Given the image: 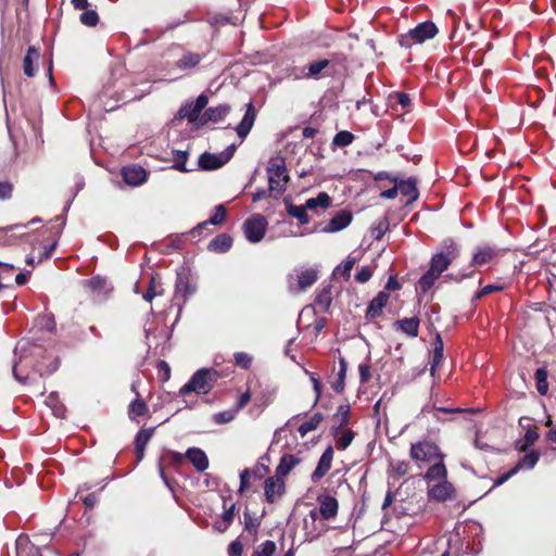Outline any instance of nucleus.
<instances>
[{
    "mask_svg": "<svg viewBox=\"0 0 556 556\" xmlns=\"http://www.w3.org/2000/svg\"><path fill=\"white\" fill-rule=\"evenodd\" d=\"M356 263V258L352 256H348L343 262V265H338L333 269V276L341 275L344 279H349L351 276V270Z\"/></svg>",
    "mask_w": 556,
    "mask_h": 556,
    "instance_id": "obj_46",
    "label": "nucleus"
},
{
    "mask_svg": "<svg viewBox=\"0 0 556 556\" xmlns=\"http://www.w3.org/2000/svg\"><path fill=\"white\" fill-rule=\"evenodd\" d=\"M495 256V251L490 247L479 248L472 255L470 267L481 266L492 261Z\"/></svg>",
    "mask_w": 556,
    "mask_h": 556,
    "instance_id": "obj_33",
    "label": "nucleus"
},
{
    "mask_svg": "<svg viewBox=\"0 0 556 556\" xmlns=\"http://www.w3.org/2000/svg\"><path fill=\"white\" fill-rule=\"evenodd\" d=\"M392 182L399 187V192L408 198L406 204H412L419 198V191L417 188V178L408 177L407 179L392 178Z\"/></svg>",
    "mask_w": 556,
    "mask_h": 556,
    "instance_id": "obj_12",
    "label": "nucleus"
},
{
    "mask_svg": "<svg viewBox=\"0 0 556 556\" xmlns=\"http://www.w3.org/2000/svg\"><path fill=\"white\" fill-rule=\"evenodd\" d=\"M84 285L90 289L91 292L106 299L112 292L113 288L110 286L105 277L93 276L90 279L84 280Z\"/></svg>",
    "mask_w": 556,
    "mask_h": 556,
    "instance_id": "obj_21",
    "label": "nucleus"
},
{
    "mask_svg": "<svg viewBox=\"0 0 556 556\" xmlns=\"http://www.w3.org/2000/svg\"><path fill=\"white\" fill-rule=\"evenodd\" d=\"M447 471L445 465L443 463V458H440L438 463L430 466L426 473L424 475V479L427 481H437V480H446Z\"/></svg>",
    "mask_w": 556,
    "mask_h": 556,
    "instance_id": "obj_34",
    "label": "nucleus"
},
{
    "mask_svg": "<svg viewBox=\"0 0 556 556\" xmlns=\"http://www.w3.org/2000/svg\"><path fill=\"white\" fill-rule=\"evenodd\" d=\"M332 459H333V448H332V446H328L321 454L315 470L311 475V480L314 483H316L318 480L324 478L326 476V473L330 470Z\"/></svg>",
    "mask_w": 556,
    "mask_h": 556,
    "instance_id": "obj_14",
    "label": "nucleus"
},
{
    "mask_svg": "<svg viewBox=\"0 0 556 556\" xmlns=\"http://www.w3.org/2000/svg\"><path fill=\"white\" fill-rule=\"evenodd\" d=\"M79 21L85 26L94 27L99 23V15L96 10L85 9L79 16Z\"/></svg>",
    "mask_w": 556,
    "mask_h": 556,
    "instance_id": "obj_50",
    "label": "nucleus"
},
{
    "mask_svg": "<svg viewBox=\"0 0 556 556\" xmlns=\"http://www.w3.org/2000/svg\"><path fill=\"white\" fill-rule=\"evenodd\" d=\"M389 294L384 291H380L368 304L365 318L372 320L382 314L383 307L387 305Z\"/></svg>",
    "mask_w": 556,
    "mask_h": 556,
    "instance_id": "obj_20",
    "label": "nucleus"
},
{
    "mask_svg": "<svg viewBox=\"0 0 556 556\" xmlns=\"http://www.w3.org/2000/svg\"><path fill=\"white\" fill-rule=\"evenodd\" d=\"M256 111L254 109L253 102L250 101L247 104V110L241 122L236 127V131L239 138L244 139L250 134L254 125Z\"/></svg>",
    "mask_w": 556,
    "mask_h": 556,
    "instance_id": "obj_18",
    "label": "nucleus"
},
{
    "mask_svg": "<svg viewBox=\"0 0 556 556\" xmlns=\"http://www.w3.org/2000/svg\"><path fill=\"white\" fill-rule=\"evenodd\" d=\"M394 326L406 333L407 336L415 338L419 331V319L418 317L403 318L394 323Z\"/></svg>",
    "mask_w": 556,
    "mask_h": 556,
    "instance_id": "obj_31",
    "label": "nucleus"
},
{
    "mask_svg": "<svg viewBox=\"0 0 556 556\" xmlns=\"http://www.w3.org/2000/svg\"><path fill=\"white\" fill-rule=\"evenodd\" d=\"M146 338L148 340V346L151 349L152 346L157 350L160 345H162L161 353H163L165 349V343L169 340L172 332L167 330L164 326L160 330H152L151 328L144 329Z\"/></svg>",
    "mask_w": 556,
    "mask_h": 556,
    "instance_id": "obj_16",
    "label": "nucleus"
},
{
    "mask_svg": "<svg viewBox=\"0 0 556 556\" xmlns=\"http://www.w3.org/2000/svg\"><path fill=\"white\" fill-rule=\"evenodd\" d=\"M266 170L268 175V191L277 192V195H281L286 191L290 179L285 157L280 155L270 157Z\"/></svg>",
    "mask_w": 556,
    "mask_h": 556,
    "instance_id": "obj_4",
    "label": "nucleus"
},
{
    "mask_svg": "<svg viewBox=\"0 0 556 556\" xmlns=\"http://www.w3.org/2000/svg\"><path fill=\"white\" fill-rule=\"evenodd\" d=\"M197 292V285L192 282L191 273L185 267H180L176 274L175 295L182 298L184 303Z\"/></svg>",
    "mask_w": 556,
    "mask_h": 556,
    "instance_id": "obj_10",
    "label": "nucleus"
},
{
    "mask_svg": "<svg viewBox=\"0 0 556 556\" xmlns=\"http://www.w3.org/2000/svg\"><path fill=\"white\" fill-rule=\"evenodd\" d=\"M243 552V545L239 540L232 541L228 546V556H241Z\"/></svg>",
    "mask_w": 556,
    "mask_h": 556,
    "instance_id": "obj_64",
    "label": "nucleus"
},
{
    "mask_svg": "<svg viewBox=\"0 0 556 556\" xmlns=\"http://www.w3.org/2000/svg\"><path fill=\"white\" fill-rule=\"evenodd\" d=\"M285 481L277 476L269 477L264 482L266 502L273 504L285 493Z\"/></svg>",
    "mask_w": 556,
    "mask_h": 556,
    "instance_id": "obj_13",
    "label": "nucleus"
},
{
    "mask_svg": "<svg viewBox=\"0 0 556 556\" xmlns=\"http://www.w3.org/2000/svg\"><path fill=\"white\" fill-rule=\"evenodd\" d=\"M354 435L355 433L352 431V430H346L338 440V444H337V447L339 450H345L348 448L353 439H354Z\"/></svg>",
    "mask_w": 556,
    "mask_h": 556,
    "instance_id": "obj_60",
    "label": "nucleus"
},
{
    "mask_svg": "<svg viewBox=\"0 0 556 556\" xmlns=\"http://www.w3.org/2000/svg\"><path fill=\"white\" fill-rule=\"evenodd\" d=\"M323 420L324 415L317 412L309 418V420L302 422L298 429L301 438H304L308 432L315 430Z\"/></svg>",
    "mask_w": 556,
    "mask_h": 556,
    "instance_id": "obj_37",
    "label": "nucleus"
},
{
    "mask_svg": "<svg viewBox=\"0 0 556 556\" xmlns=\"http://www.w3.org/2000/svg\"><path fill=\"white\" fill-rule=\"evenodd\" d=\"M225 164L220 153L203 152L198 160V166L202 170H215Z\"/></svg>",
    "mask_w": 556,
    "mask_h": 556,
    "instance_id": "obj_23",
    "label": "nucleus"
},
{
    "mask_svg": "<svg viewBox=\"0 0 556 556\" xmlns=\"http://www.w3.org/2000/svg\"><path fill=\"white\" fill-rule=\"evenodd\" d=\"M286 211L287 213L296 218L301 225H306L309 223V216L307 214L308 207H306V203L304 205H295L288 199H285Z\"/></svg>",
    "mask_w": 556,
    "mask_h": 556,
    "instance_id": "obj_30",
    "label": "nucleus"
},
{
    "mask_svg": "<svg viewBox=\"0 0 556 556\" xmlns=\"http://www.w3.org/2000/svg\"><path fill=\"white\" fill-rule=\"evenodd\" d=\"M539 459V451L531 450L529 453L525 454L513 468L516 470V473H518L520 470H530L535 467Z\"/></svg>",
    "mask_w": 556,
    "mask_h": 556,
    "instance_id": "obj_32",
    "label": "nucleus"
},
{
    "mask_svg": "<svg viewBox=\"0 0 556 556\" xmlns=\"http://www.w3.org/2000/svg\"><path fill=\"white\" fill-rule=\"evenodd\" d=\"M267 219L262 214H253L242 225L243 232L250 243L260 242L267 230Z\"/></svg>",
    "mask_w": 556,
    "mask_h": 556,
    "instance_id": "obj_7",
    "label": "nucleus"
},
{
    "mask_svg": "<svg viewBox=\"0 0 556 556\" xmlns=\"http://www.w3.org/2000/svg\"><path fill=\"white\" fill-rule=\"evenodd\" d=\"M236 416V410H223L213 415V420L217 425H224L231 421Z\"/></svg>",
    "mask_w": 556,
    "mask_h": 556,
    "instance_id": "obj_58",
    "label": "nucleus"
},
{
    "mask_svg": "<svg viewBox=\"0 0 556 556\" xmlns=\"http://www.w3.org/2000/svg\"><path fill=\"white\" fill-rule=\"evenodd\" d=\"M504 289L501 285H486L482 289H480L478 292L475 293L472 298V302L479 301L485 295H489L493 292L502 291Z\"/></svg>",
    "mask_w": 556,
    "mask_h": 556,
    "instance_id": "obj_55",
    "label": "nucleus"
},
{
    "mask_svg": "<svg viewBox=\"0 0 556 556\" xmlns=\"http://www.w3.org/2000/svg\"><path fill=\"white\" fill-rule=\"evenodd\" d=\"M475 274V269L464 268L457 273H451L445 276L446 279L453 280L457 283L462 282L466 278L472 277Z\"/></svg>",
    "mask_w": 556,
    "mask_h": 556,
    "instance_id": "obj_56",
    "label": "nucleus"
},
{
    "mask_svg": "<svg viewBox=\"0 0 556 556\" xmlns=\"http://www.w3.org/2000/svg\"><path fill=\"white\" fill-rule=\"evenodd\" d=\"M437 25L431 21H425L409 29L407 33L397 36V42L403 48H412L414 45L424 43L438 34Z\"/></svg>",
    "mask_w": 556,
    "mask_h": 556,
    "instance_id": "obj_5",
    "label": "nucleus"
},
{
    "mask_svg": "<svg viewBox=\"0 0 556 556\" xmlns=\"http://www.w3.org/2000/svg\"><path fill=\"white\" fill-rule=\"evenodd\" d=\"M239 477H240V484H239L238 493L242 494L250 488V478L252 477L251 470L248 468L243 469L240 472Z\"/></svg>",
    "mask_w": 556,
    "mask_h": 556,
    "instance_id": "obj_59",
    "label": "nucleus"
},
{
    "mask_svg": "<svg viewBox=\"0 0 556 556\" xmlns=\"http://www.w3.org/2000/svg\"><path fill=\"white\" fill-rule=\"evenodd\" d=\"M43 350L40 345L29 341V340H21L17 342L14 349L15 361L13 363V376L21 383H26L29 379L28 376H21L17 371L18 365L31 366L37 372H39L40 377L43 375L42 367L35 363V358L41 356Z\"/></svg>",
    "mask_w": 556,
    "mask_h": 556,
    "instance_id": "obj_2",
    "label": "nucleus"
},
{
    "mask_svg": "<svg viewBox=\"0 0 556 556\" xmlns=\"http://www.w3.org/2000/svg\"><path fill=\"white\" fill-rule=\"evenodd\" d=\"M330 64V61L327 59H321L314 61L307 65V72L304 74L306 78H319L320 73L327 68Z\"/></svg>",
    "mask_w": 556,
    "mask_h": 556,
    "instance_id": "obj_39",
    "label": "nucleus"
},
{
    "mask_svg": "<svg viewBox=\"0 0 556 556\" xmlns=\"http://www.w3.org/2000/svg\"><path fill=\"white\" fill-rule=\"evenodd\" d=\"M332 303L331 287L326 286L316 294L315 304L320 306L324 312H328Z\"/></svg>",
    "mask_w": 556,
    "mask_h": 556,
    "instance_id": "obj_38",
    "label": "nucleus"
},
{
    "mask_svg": "<svg viewBox=\"0 0 556 556\" xmlns=\"http://www.w3.org/2000/svg\"><path fill=\"white\" fill-rule=\"evenodd\" d=\"M276 548V543L271 540H267L257 546L252 556H273Z\"/></svg>",
    "mask_w": 556,
    "mask_h": 556,
    "instance_id": "obj_49",
    "label": "nucleus"
},
{
    "mask_svg": "<svg viewBox=\"0 0 556 556\" xmlns=\"http://www.w3.org/2000/svg\"><path fill=\"white\" fill-rule=\"evenodd\" d=\"M226 217V208L223 204H218L214 207V213L211 217L202 223H200L197 227L191 230V235L193 237L200 236L202 229L206 228L208 225H220Z\"/></svg>",
    "mask_w": 556,
    "mask_h": 556,
    "instance_id": "obj_24",
    "label": "nucleus"
},
{
    "mask_svg": "<svg viewBox=\"0 0 556 556\" xmlns=\"http://www.w3.org/2000/svg\"><path fill=\"white\" fill-rule=\"evenodd\" d=\"M319 513L325 520L332 519L338 514L339 504L336 497L330 495H319Z\"/></svg>",
    "mask_w": 556,
    "mask_h": 556,
    "instance_id": "obj_22",
    "label": "nucleus"
},
{
    "mask_svg": "<svg viewBox=\"0 0 556 556\" xmlns=\"http://www.w3.org/2000/svg\"><path fill=\"white\" fill-rule=\"evenodd\" d=\"M154 432V428L141 429L135 438V446H139V448H146L148 442L152 438Z\"/></svg>",
    "mask_w": 556,
    "mask_h": 556,
    "instance_id": "obj_52",
    "label": "nucleus"
},
{
    "mask_svg": "<svg viewBox=\"0 0 556 556\" xmlns=\"http://www.w3.org/2000/svg\"><path fill=\"white\" fill-rule=\"evenodd\" d=\"M220 378V374L214 368H200L198 369L184 384L178 395L184 396L190 392H194L199 395L207 394L217 383Z\"/></svg>",
    "mask_w": 556,
    "mask_h": 556,
    "instance_id": "obj_3",
    "label": "nucleus"
},
{
    "mask_svg": "<svg viewBox=\"0 0 556 556\" xmlns=\"http://www.w3.org/2000/svg\"><path fill=\"white\" fill-rule=\"evenodd\" d=\"M318 279L315 268H295L287 277L289 291L300 293L313 286Z\"/></svg>",
    "mask_w": 556,
    "mask_h": 556,
    "instance_id": "obj_6",
    "label": "nucleus"
},
{
    "mask_svg": "<svg viewBox=\"0 0 556 556\" xmlns=\"http://www.w3.org/2000/svg\"><path fill=\"white\" fill-rule=\"evenodd\" d=\"M157 370L160 374V377L163 381H167L170 378V367L165 361H160L157 363Z\"/></svg>",
    "mask_w": 556,
    "mask_h": 556,
    "instance_id": "obj_63",
    "label": "nucleus"
},
{
    "mask_svg": "<svg viewBox=\"0 0 556 556\" xmlns=\"http://www.w3.org/2000/svg\"><path fill=\"white\" fill-rule=\"evenodd\" d=\"M208 103V97L205 93H201L195 101H187L185 102L177 114L175 115L173 123L177 119L186 118L189 123H195L201 114V112L205 109Z\"/></svg>",
    "mask_w": 556,
    "mask_h": 556,
    "instance_id": "obj_8",
    "label": "nucleus"
},
{
    "mask_svg": "<svg viewBox=\"0 0 556 556\" xmlns=\"http://www.w3.org/2000/svg\"><path fill=\"white\" fill-rule=\"evenodd\" d=\"M354 140V135L348 130H341L339 131L332 140V144L337 147H348L350 146Z\"/></svg>",
    "mask_w": 556,
    "mask_h": 556,
    "instance_id": "obj_51",
    "label": "nucleus"
},
{
    "mask_svg": "<svg viewBox=\"0 0 556 556\" xmlns=\"http://www.w3.org/2000/svg\"><path fill=\"white\" fill-rule=\"evenodd\" d=\"M301 463V458L294 454H283L280 457L279 464L276 467L275 476L282 479L289 472Z\"/></svg>",
    "mask_w": 556,
    "mask_h": 556,
    "instance_id": "obj_27",
    "label": "nucleus"
},
{
    "mask_svg": "<svg viewBox=\"0 0 556 556\" xmlns=\"http://www.w3.org/2000/svg\"><path fill=\"white\" fill-rule=\"evenodd\" d=\"M388 227H389V222L387 218H383L377 225L372 226L371 227V236L374 237V239L380 240L383 237V235L386 233V231L388 230Z\"/></svg>",
    "mask_w": 556,
    "mask_h": 556,
    "instance_id": "obj_57",
    "label": "nucleus"
},
{
    "mask_svg": "<svg viewBox=\"0 0 556 556\" xmlns=\"http://www.w3.org/2000/svg\"><path fill=\"white\" fill-rule=\"evenodd\" d=\"M269 472V467L262 462H257V464L251 470V476L254 479H263Z\"/></svg>",
    "mask_w": 556,
    "mask_h": 556,
    "instance_id": "obj_61",
    "label": "nucleus"
},
{
    "mask_svg": "<svg viewBox=\"0 0 556 556\" xmlns=\"http://www.w3.org/2000/svg\"><path fill=\"white\" fill-rule=\"evenodd\" d=\"M173 155L174 164L172 165V168L177 169L181 173H187L190 170L186 167V163L188 160V151L173 150Z\"/></svg>",
    "mask_w": 556,
    "mask_h": 556,
    "instance_id": "obj_44",
    "label": "nucleus"
},
{
    "mask_svg": "<svg viewBox=\"0 0 556 556\" xmlns=\"http://www.w3.org/2000/svg\"><path fill=\"white\" fill-rule=\"evenodd\" d=\"M232 247V238L228 233H219L207 244V250L214 253H226Z\"/></svg>",
    "mask_w": 556,
    "mask_h": 556,
    "instance_id": "obj_29",
    "label": "nucleus"
},
{
    "mask_svg": "<svg viewBox=\"0 0 556 556\" xmlns=\"http://www.w3.org/2000/svg\"><path fill=\"white\" fill-rule=\"evenodd\" d=\"M443 351H444V344H443L442 337L439 332H437L435 337H434V348H433V354H432V363H431V367H430L431 375H434L437 367L442 362Z\"/></svg>",
    "mask_w": 556,
    "mask_h": 556,
    "instance_id": "obj_35",
    "label": "nucleus"
},
{
    "mask_svg": "<svg viewBox=\"0 0 556 556\" xmlns=\"http://www.w3.org/2000/svg\"><path fill=\"white\" fill-rule=\"evenodd\" d=\"M148 413L147 403L137 397L132 400L128 406V416L131 420L136 419V417L144 416Z\"/></svg>",
    "mask_w": 556,
    "mask_h": 556,
    "instance_id": "obj_40",
    "label": "nucleus"
},
{
    "mask_svg": "<svg viewBox=\"0 0 556 556\" xmlns=\"http://www.w3.org/2000/svg\"><path fill=\"white\" fill-rule=\"evenodd\" d=\"M427 495L429 501L445 502L455 498V488L451 482L444 480L429 488Z\"/></svg>",
    "mask_w": 556,
    "mask_h": 556,
    "instance_id": "obj_11",
    "label": "nucleus"
},
{
    "mask_svg": "<svg viewBox=\"0 0 556 556\" xmlns=\"http://www.w3.org/2000/svg\"><path fill=\"white\" fill-rule=\"evenodd\" d=\"M236 515V504H231L228 508L225 507L224 513L222 514V519L225 522L224 527L218 523L214 525V528L219 532H225L229 525L232 522Z\"/></svg>",
    "mask_w": 556,
    "mask_h": 556,
    "instance_id": "obj_45",
    "label": "nucleus"
},
{
    "mask_svg": "<svg viewBox=\"0 0 556 556\" xmlns=\"http://www.w3.org/2000/svg\"><path fill=\"white\" fill-rule=\"evenodd\" d=\"M37 323L40 326V328L46 329L48 332H53L56 327V323L52 314H46L43 316L38 317Z\"/></svg>",
    "mask_w": 556,
    "mask_h": 556,
    "instance_id": "obj_53",
    "label": "nucleus"
},
{
    "mask_svg": "<svg viewBox=\"0 0 556 556\" xmlns=\"http://www.w3.org/2000/svg\"><path fill=\"white\" fill-rule=\"evenodd\" d=\"M410 457L416 462L428 463L434 458H443L439 446L430 441H420L410 446Z\"/></svg>",
    "mask_w": 556,
    "mask_h": 556,
    "instance_id": "obj_9",
    "label": "nucleus"
},
{
    "mask_svg": "<svg viewBox=\"0 0 556 556\" xmlns=\"http://www.w3.org/2000/svg\"><path fill=\"white\" fill-rule=\"evenodd\" d=\"M122 176L124 181L131 187H137L147 180V172L140 165L123 167Z\"/></svg>",
    "mask_w": 556,
    "mask_h": 556,
    "instance_id": "obj_15",
    "label": "nucleus"
},
{
    "mask_svg": "<svg viewBox=\"0 0 556 556\" xmlns=\"http://www.w3.org/2000/svg\"><path fill=\"white\" fill-rule=\"evenodd\" d=\"M243 519L244 530L248 531L249 533L255 534L261 525L260 519L257 517H253L248 508L243 513Z\"/></svg>",
    "mask_w": 556,
    "mask_h": 556,
    "instance_id": "obj_48",
    "label": "nucleus"
},
{
    "mask_svg": "<svg viewBox=\"0 0 556 556\" xmlns=\"http://www.w3.org/2000/svg\"><path fill=\"white\" fill-rule=\"evenodd\" d=\"M233 357L236 365L242 369H249L252 365L253 357L245 352H237Z\"/></svg>",
    "mask_w": 556,
    "mask_h": 556,
    "instance_id": "obj_54",
    "label": "nucleus"
},
{
    "mask_svg": "<svg viewBox=\"0 0 556 556\" xmlns=\"http://www.w3.org/2000/svg\"><path fill=\"white\" fill-rule=\"evenodd\" d=\"M539 432L534 426L529 427L525 433L523 442L517 443V448L520 452L526 451L529 446L533 445L539 439Z\"/></svg>",
    "mask_w": 556,
    "mask_h": 556,
    "instance_id": "obj_42",
    "label": "nucleus"
},
{
    "mask_svg": "<svg viewBox=\"0 0 556 556\" xmlns=\"http://www.w3.org/2000/svg\"><path fill=\"white\" fill-rule=\"evenodd\" d=\"M185 457L192 464V466L199 471H205L208 466V457L205 452L200 447H189L185 453Z\"/></svg>",
    "mask_w": 556,
    "mask_h": 556,
    "instance_id": "obj_19",
    "label": "nucleus"
},
{
    "mask_svg": "<svg viewBox=\"0 0 556 556\" xmlns=\"http://www.w3.org/2000/svg\"><path fill=\"white\" fill-rule=\"evenodd\" d=\"M372 276V270L368 266H363L355 275V280L359 283L367 282Z\"/></svg>",
    "mask_w": 556,
    "mask_h": 556,
    "instance_id": "obj_62",
    "label": "nucleus"
},
{
    "mask_svg": "<svg viewBox=\"0 0 556 556\" xmlns=\"http://www.w3.org/2000/svg\"><path fill=\"white\" fill-rule=\"evenodd\" d=\"M39 58H40L39 50L36 47L30 46L27 49L26 55L24 56V60H23V71L27 77L35 76L36 71H37L36 64H37Z\"/></svg>",
    "mask_w": 556,
    "mask_h": 556,
    "instance_id": "obj_28",
    "label": "nucleus"
},
{
    "mask_svg": "<svg viewBox=\"0 0 556 556\" xmlns=\"http://www.w3.org/2000/svg\"><path fill=\"white\" fill-rule=\"evenodd\" d=\"M547 376V370L544 367L538 368L534 372L536 390L541 395H545L548 391Z\"/></svg>",
    "mask_w": 556,
    "mask_h": 556,
    "instance_id": "obj_43",
    "label": "nucleus"
},
{
    "mask_svg": "<svg viewBox=\"0 0 556 556\" xmlns=\"http://www.w3.org/2000/svg\"><path fill=\"white\" fill-rule=\"evenodd\" d=\"M331 204V198L325 191H321L315 198H309L306 200V207L309 210H314L316 207L327 208Z\"/></svg>",
    "mask_w": 556,
    "mask_h": 556,
    "instance_id": "obj_41",
    "label": "nucleus"
},
{
    "mask_svg": "<svg viewBox=\"0 0 556 556\" xmlns=\"http://www.w3.org/2000/svg\"><path fill=\"white\" fill-rule=\"evenodd\" d=\"M459 245L454 239L445 238L442 240L437 248V252L431 256L428 270L417 281V292H428L442 273L459 256Z\"/></svg>",
    "mask_w": 556,
    "mask_h": 556,
    "instance_id": "obj_1",
    "label": "nucleus"
},
{
    "mask_svg": "<svg viewBox=\"0 0 556 556\" xmlns=\"http://www.w3.org/2000/svg\"><path fill=\"white\" fill-rule=\"evenodd\" d=\"M202 60V56L199 53L194 52H186L177 61L176 65L179 70H189L195 67Z\"/></svg>",
    "mask_w": 556,
    "mask_h": 556,
    "instance_id": "obj_36",
    "label": "nucleus"
},
{
    "mask_svg": "<svg viewBox=\"0 0 556 556\" xmlns=\"http://www.w3.org/2000/svg\"><path fill=\"white\" fill-rule=\"evenodd\" d=\"M352 213L348 210L339 211L325 226L324 232H338L345 229L352 223Z\"/></svg>",
    "mask_w": 556,
    "mask_h": 556,
    "instance_id": "obj_17",
    "label": "nucleus"
},
{
    "mask_svg": "<svg viewBox=\"0 0 556 556\" xmlns=\"http://www.w3.org/2000/svg\"><path fill=\"white\" fill-rule=\"evenodd\" d=\"M230 112V105L229 104H218L217 106H210L207 108L202 116V125L207 122L217 123L226 118V116Z\"/></svg>",
    "mask_w": 556,
    "mask_h": 556,
    "instance_id": "obj_25",
    "label": "nucleus"
},
{
    "mask_svg": "<svg viewBox=\"0 0 556 556\" xmlns=\"http://www.w3.org/2000/svg\"><path fill=\"white\" fill-rule=\"evenodd\" d=\"M350 405H340L337 408V412L332 415V419L334 420V425L331 427V434L337 437L341 429L349 424L350 420Z\"/></svg>",
    "mask_w": 556,
    "mask_h": 556,
    "instance_id": "obj_26",
    "label": "nucleus"
},
{
    "mask_svg": "<svg viewBox=\"0 0 556 556\" xmlns=\"http://www.w3.org/2000/svg\"><path fill=\"white\" fill-rule=\"evenodd\" d=\"M276 388H266L255 397V402L257 405L266 407L268 406L275 399Z\"/></svg>",
    "mask_w": 556,
    "mask_h": 556,
    "instance_id": "obj_47",
    "label": "nucleus"
}]
</instances>
